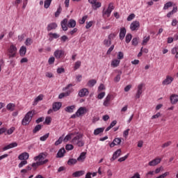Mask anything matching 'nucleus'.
Returning <instances> with one entry per match:
<instances>
[{"instance_id":"nucleus-1","label":"nucleus","mask_w":178,"mask_h":178,"mask_svg":"<svg viewBox=\"0 0 178 178\" xmlns=\"http://www.w3.org/2000/svg\"><path fill=\"white\" fill-rule=\"evenodd\" d=\"M35 115V111L32 110L29 111L22 120V126H27V124H30V122H31L33 116H34Z\"/></svg>"},{"instance_id":"nucleus-2","label":"nucleus","mask_w":178,"mask_h":178,"mask_svg":"<svg viewBox=\"0 0 178 178\" xmlns=\"http://www.w3.org/2000/svg\"><path fill=\"white\" fill-rule=\"evenodd\" d=\"M71 143L74 145H76V147H83L85 143L84 140H83V135H76L72 138Z\"/></svg>"},{"instance_id":"nucleus-3","label":"nucleus","mask_w":178,"mask_h":178,"mask_svg":"<svg viewBox=\"0 0 178 178\" xmlns=\"http://www.w3.org/2000/svg\"><path fill=\"white\" fill-rule=\"evenodd\" d=\"M47 158V153H40L38 156L34 157V161L38 162H43L42 165H47L49 162V160L45 159Z\"/></svg>"},{"instance_id":"nucleus-4","label":"nucleus","mask_w":178,"mask_h":178,"mask_svg":"<svg viewBox=\"0 0 178 178\" xmlns=\"http://www.w3.org/2000/svg\"><path fill=\"white\" fill-rule=\"evenodd\" d=\"M16 54H17V48L14 44H11L7 50V55L9 59L16 57Z\"/></svg>"},{"instance_id":"nucleus-5","label":"nucleus","mask_w":178,"mask_h":178,"mask_svg":"<svg viewBox=\"0 0 178 178\" xmlns=\"http://www.w3.org/2000/svg\"><path fill=\"white\" fill-rule=\"evenodd\" d=\"M143 87H144L143 83H140L138 86V89H137L136 93L135 95L136 99H140V97H141V94H143Z\"/></svg>"},{"instance_id":"nucleus-6","label":"nucleus","mask_w":178,"mask_h":178,"mask_svg":"<svg viewBox=\"0 0 178 178\" xmlns=\"http://www.w3.org/2000/svg\"><path fill=\"white\" fill-rule=\"evenodd\" d=\"M54 55L56 59L65 58V51L57 49L54 51Z\"/></svg>"},{"instance_id":"nucleus-7","label":"nucleus","mask_w":178,"mask_h":178,"mask_svg":"<svg viewBox=\"0 0 178 178\" xmlns=\"http://www.w3.org/2000/svg\"><path fill=\"white\" fill-rule=\"evenodd\" d=\"M175 80V79L169 75L166 76L165 80L163 81L162 85L163 86H169V84H172V82Z\"/></svg>"},{"instance_id":"nucleus-8","label":"nucleus","mask_w":178,"mask_h":178,"mask_svg":"<svg viewBox=\"0 0 178 178\" xmlns=\"http://www.w3.org/2000/svg\"><path fill=\"white\" fill-rule=\"evenodd\" d=\"M139 27L140 22L138 21H134L130 25V29L131 31H136V30H138Z\"/></svg>"},{"instance_id":"nucleus-9","label":"nucleus","mask_w":178,"mask_h":178,"mask_svg":"<svg viewBox=\"0 0 178 178\" xmlns=\"http://www.w3.org/2000/svg\"><path fill=\"white\" fill-rule=\"evenodd\" d=\"M86 113H87V108L86 107H80L76 111L77 118H80V116H83Z\"/></svg>"},{"instance_id":"nucleus-10","label":"nucleus","mask_w":178,"mask_h":178,"mask_svg":"<svg viewBox=\"0 0 178 178\" xmlns=\"http://www.w3.org/2000/svg\"><path fill=\"white\" fill-rule=\"evenodd\" d=\"M120 155H122V149H118L117 151H115L113 153V156L111 159V162H113V161H115V159H118V158H119Z\"/></svg>"},{"instance_id":"nucleus-11","label":"nucleus","mask_w":178,"mask_h":178,"mask_svg":"<svg viewBox=\"0 0 178 178\" xmlns=\"http://www.w3.org/2000/svg\"><path fill=\"white\" fill-rule=\"evenodd\" d=\"M88 94H90V92H88V89L82 88L79 90L78 95L79 97H87Z\"/></svg>"},{"instance_id":"nucleus-12","label":"nucleus","mask_w":178,"mask_h":178,"mask_svg":"<svg viewBox=\"0 0 178 178\" xmlns=\"http://www.w3.org/2000/svg\"><path fill=\"white\" fill-rule=\"evenodd\" d=\"M162 158H156L152 161L149 162V166H156V165L161 163Z\"/></svg>"},{"instance_id":"nucleus-13","label":"nucleus","mask_w":178,"mask_h":178,"mask_svg":"<svg viewBox=\"0 0 178 178\" xmlns=\"http://www.w3.org/2000/svg\"><path fill=\"white\" fill-rule=\"evenodd\" d=\"M29 156L30 155L29 154V153L23 152L19 155L18 159H19V161H26L27 159H29Z\"/></svg>"},{"instance_id":"nucleus-14","label":"nucleus","mask_w":178,"mask_h":178,"mask_svg":"<svg viewBox=\"0 0 178 178\" xmlns=\"http://www.w3.org/2000/svg\"><path fill=\"white\" fill-rule=\"evenodd\" d=\"M16 147H17V143L14 142L3 147V151H7V149H10V148H15Z\"/></svg>"},{"instance_id":"nucleus-15","label":"nucleus","mask_w":178,"mask_h":178,"mask_svg":"<svg viewBox=\"0 0 178 178\" xmlns=\"http://www.w3.org/2000/svg\"><path fill=\"white\" fill-rule=\"evenodd\" d=\"M62 29L63 31H67V19L65 18L60 22Z\"/></svg>"},{"instance_id":"nucleus-16","label":"nucleus","mask_w":178,"mask_h":178,"mask_svg":"<svg viewBox=\"0 0 178 178\" xmlns=\"http://www.w3.org/2000/svg\"><path fill=\"white\" fill-rule=\"evenodd\" d=\"M170 99L171 104L175 105V104H177V102H178V95L172 94V95H171Z\"/></svg>"},{"instance_id":"nucleus-17","label":"nucleus","mask_w":178,"mask_h":178,"mask_svg":"<svg viewBox=\"0 0 178 178\" xmlns=\"http://www.w3.org/2000/svg\"><path fill=\"white\" fill-rule=\"evenodd\" d=\"M61 107L62 103L60 102H55L53 104V111H54V112H58Z\"/></svg>"},{"instance_id":"nucleus-18","label":"nucleus","mask_w":178,"mask_h":178,"mask_svg":"<svg viewBox=\"0 0 178 178\" xmlns=\"http://www.w3.org/2000/svg\"><path fill=\"white\" fill-rule=\"evenodd\" d=\"M65 154H66V150L65 149V148H61L58 150L56 157L63 158V156H65Z\"/></svg>"},{"instance_id":"nucleus-19","label":"nucleus","mask_w":178,"mask_h":178,"mask_svg":"<svg viewBox=\"0 0 178 178\" xmlns=\"http://www.w3.org/2000/svg\"><path fill=\"white\" fill-rule=\"evenodd\" d=\"M67 27H69V29H74V27H76V21L72 19L67 21Z\"/></svg>"},{"instance_id":"nucleus-20","label":"nucleus","mask_w":178,"mask_h":178,"mask_svg":"<svg viewBox=\"0 0 178 178\" xmlns=\"http://www.w3.org/2000/svg\"><path fill=\"white\" fill-rule=\"evenodd\" d=\"M58 27V24L55 22H52L47 25V31H51V30H55Z\"/></svg>"},{"instance_id":"nucleus-21","label":"nucleus","mask_w":178,"mask_h":178,"mask_svg":"<svg viewBox=\"0 0 178 178\" xmlns=\"http://www.w3.org/2000/svg\"><path fill=\"white\" fill-rule=\"evenodd\" d=\"M86 172L84 170H79V171H76L75 172L72 173V176L74 177H80L81 176H83Z\"/></svg>"},{"instance_id":"nucleus-22","label":"nucleus","mask_w":178,"mask_h":178,"mask_svg":"<svg viewBox=\"0 0 178 178\" xmlns=\"http://www.w3.org/2000/svg\"><path fill=\"white\" fill-rule=\"evenodd\" d=\"M111 98H112V95H108L104 102L103 105L104 106H109V102H111Z\"/></svg>"},{"instance_id":"nucleus-23","label":"nucleus","mask_w":178,"mask_h":178,"mask_svg":"<svg viewBox=\"0 0 178 178\" xmlns=\"http://www.w3.org/2000/svg\"><path fill=\"white\" fill-rule=\"evenodd\" d=\"M177 13V6L173 7L172 10L170 11L168 14H167V17H168V19H170V17H172V15H175V13Z\"/></svg>"},{"instance_id":"nucleus-24","label":"nucleus","mask_w":178,"mask_h":178,"mask_svg":"<svg viewBox=\"0 0 178 178\" xmlns=\"http://www.w3.org/2000/svg\"><path fill=\"white\" fill-rule=\"evenodd\" d=\"M86 152L81 153L80 156L77 158L76 161H79V162H84V159H86Z\"/></svg>"},{"instance_id":"nucleus-25","label":"nucleus","mask_w":178,"mask_h":178,"mask_svg":"<svg viewBox=\"0 0 178 178\" xmlns=\"http://www.w3.org/2000/svg\"><path fill=\"white\" fill-rule=\"evenodd\" d=\"M126 36V28H121L120 31V39L123 40Z\"/></svg>"},{"instance_id":"nucleus-26","label":"nucleus","mask_w":178,"mask_h":178,"mask_svg":"<svg viewBox=\"0 0 178 178\" xmlns=\"http://www.w3.org/2000/svg\"><path fill=\"white\" fill-rule=\"evenodd\" d=\"M16 105L13 103H10L6 106V109L8 111H10L11 112H13V111H15V108Z\"/></svg>"},{"instance_id":"nucleus-27","label":"nucleus","mask_w":178,"mask_h":178,"mask_svg":"<svg viewBox=\"0 0 178 178\" xmlns=\"http://www.w3.org/2000/svg\"><path fill=\"white\" fill-rule=\"evenodd\" d=\"M119 65H120V60L119 59H114L111 62V66H113V67H118Z\"/></svg>"},{"instance_id":"nucleus-28","label":"nucleus","mask_w":178,"mask_h":178,"mask_svg":"<svg viewBox=\"0 0 178 178\" xmlns=\"http://www.w3.org/2000/svg\"><path fill=\"white\" fill-rule=\"evenodd\" d=\"M26 52H27V48H26V47L24 46H22L19 49L20 56H24Z\"/></svg>"},{"instance_id":"nucleus-29","label":"nucleus","mask_w":178,"mask_h":178,"mask_svg":"<svg viewBox=\"0 0 178 178\" xmlns=\"http://www.w3.org/2000/svg\"><path fill=\"white\" fill-rule=\"evenodd\" d=\"M104 130H105V128H97L95 129L93 134L95 136H98V134H101V133H104Z\"/></svg>"},{"instance_id":"nucleus-30","label":"nucleus","mask_w":178,"mask_h":178,"mask_svg":"<svg viewBox=\"0 0 178 178\" xmlns=\"http://www.w3.org/2000/svg\"><path fill=\"white\" fill-rule=\"evenodd\" d=\"M173 6V2L168 1L163 6V10H168L169 8H172Z\"/></svg>"},{"instance_id":"nucleus-31","label":"nucleus","mask_w":178,"mask_h":178,"mask_svg":"<svg viewBox=\"0 0 178 178\" xmlns=\"http://www.w3.org/2000/svg\"><path fill=\"white\" fill-rule=\"evenodd\" d=\"M72 92V91L70 90H68L67 92H63V93H60L58 96V98L59 99H62V98H64V97H67L69 95H70V93Z\"/></svg>"},{"instance_id":"nucleus-32","label":"nucleus","mask_w":178,"mask_h":178,"mask_svg":"<svg viewBox=\"0 0 178 178\" xmlns=\"http://www.w3.org/2000/svg\"><path fill=\"white\" fill-rule=\"evenodd\" d=\"M118 75L114 78V81L115 83H119L120 81V76H122V70L118 71Z\"/></svg>"},{"instance_id":"nucleus-33","label":"nucleus","mask_w":178,"mask_h":178,"mask_svg":"<svg viewBox=\"0 0 178 178\" xmlns=\"http://www.w3.org/2000/svg\"><path fill=\"white\" fill-rule=\"evenodd\" d=\"M44 98V95H40L38 97H37L34 100V105H37L40 101H42V99Z\"/></svg>"},{"instance_id":"nucleus-34","label":"nucleus","mask_w":178,"mask_h":178,"mask_svg":"<svg viewBox=\"0 0 178 178\" xmlns=\"http://www.w3.org/2000/svg\"><path fill=\"white\" fill-rule=\"evenodd\" d=\"M76 163H77V159H70L67 161V165H69V166H72V165H76Z\"/></svg>"},{"instance_id":"nucleus-35","label":"nucleus","mask_w":178,"mask_h":178,"mask_svg":"<svg viewBox=\"0 0 178 178\" xmlns=\"http://www.w3.org/2000/svg\"><path fill=\"white\" fill-rule=\"evenodd\" d=\"M74 106H69L65 108V112H68L69 113H73V111L74 110Z\"/></svg>"},{"instance_id":"nucleus-36","label":"nucleus","mask_w":178,"mask_h":178,"mask_svg":"<svg viewBox=\"0 0 178 178\" xmlns=\"http://www.w3.org/2000/svg\"><path fill=\"white\" fill-rule=\"evenodd\" d=\"M149 40H151V36H145L142 42V45H147V43L148 42V41H149Z\"/></svg>"},{"instance_id":"nucleus-37","label":"nucleus","mask_w":178,"mask_h":178,"mask_svg":"<svg viewBox=\"0 0 178 178\" xmlns=\"http://www.w3.org/2000/svg\"><path fill=\"white\" fill-rule=\"evenodd\" d=\"M97 84V80L92 79L88 81V87H94Z\"/></svg>"},{"instance_id":"nucleus-38","label":"nucleus","mask_w":178,"mask_h":178,"mask_svg":"<svg viewBox=\"0 0 178 178\" xmlns=\"http://www.w3.org/2000/svg\"><path fill=\"white\" fill-rule=\"evenodd\" d=\"M104 45H105V47H111V45L112 44V41L109 40V39H105L103 42Z\"/></svg>"},{"instance_id":"nucleus-39","label":"nucleus","mask_w":178,"mask_h":178,"mask_svg":"<svg viewBox=\"0 0 178 178\" xmlns=\"http://www.w3.org/2000/svg\"><path fill=\"white\" fill-rule=\"evenodd\" d=\"M51 2H52V0H45L44 1V6L45 9H48V8H49V6H51Z\"/></svg>"},{"instance_id":"nucleus-40","label":"nucleus","mask_w":178,"mask_h":178,"mask_svg":"<svg viewBox=\"0 0 178 178\" xmlns=\"http://www.w3.org/2000/svg\"><path fill=\"white\" fill-rule=\"evenodd\" d=\"M42 163H44V162L37 161L36 163H32V168H35V169H37V168H38V166H42Z\"/></svg>"},{"instance_id":"nucleus-41","label":"nucleus","mask_w":178,"mask_h":178,"mask_svg":"<svg viewBox=\"0 0 178 178\" xmlns=\"http://www.w3.org/2000/svg\"><path fill=\"white\" fill-rule=\"evenodd\" d=\"M41 129H42V126L41 124H38L35 127L33 131L34 134H35V133L40 131V130H41Z\"/></svg>"},{"instance_id":"nucleus-42","label":"nucleus","mask_w":178,"mask_h":178,"mask_svg":"<svg viewBox=\"0 0 178 178\" xmlns=\"http://www.w3.org/2000/svg\"><path fill=\"white\" fill-rule=\"evenodd\" d=\"M73 136V134H69L67 135L65 138L63 139L64 143H67V141L72 140V136Z\"/></svg>"},{"instance_id":"nucleus-43","label":"nucleus","mask_w":178,"mask_h":178,"mask_svg":"<svg viewBox=\"0 0 178 178\" xmlns=\"http://www.w3.org/2000/svg\"><path fill=\"white\" fill-rule=\"evenodd\" d=\"M139 38H133L132 41H131V44L132 45H134L135 47H136V45H138V41H139Z\"/></svg>"},{"instance_id":"nucleus-44","label":"nucleus","mask_w":178,"mask_h":178,"mask_svg":"<svg viewBox=\"0 0 178 178\" xmlns=\"http://www.w3.org/2000/svg\"><path fill=\"white\" fill-rule=\"evenodd\" d=\"M132 35L131 34L129 33L126 35V38H125V41L127 42V44H129V42H130L131 41V38H132Z\"/></svg>"},{"instance_id":"nucleus-45","label":"nucleus","mask_w":178,"mask_h":178,"mask_svg":"<svg viewBox=\"0 0 178 178\" xmlns=\"http://www.w3.org/2000/svg\"><path fill=\"white\" fill-rule=\"evenodd\" d=\"M80 66H81V61H76L75 63V65H74V70H77V69H79L80 68Z\"/></svg>"},{"instance_id":"nucleus-46","label":"nucleus","mask_w":178,"mask_h":178,"mask_svg":"<svg viewBox=\"0 0 178 178\" xmlns=\"http://www.w3.org/2000/svg\"><path fill=\"white\" fill-rule=\"evenodd\" d=\"M31 44H33V39L30 38H26L25 41V45L29 47V45H31Z\"/></svg>"},{"instance_id":"nucleus-47","label":"nucleus","mask_w":178,"mask_h":178,"mask_svg":"<svg viewBox=\"0 0 178 178\" xmlns=\"http://www.w3.org/2000/svg\"><path fill=\"white\" fill-rule=\"evenodd\" d=\"M62 13V8L59 6L55 13V17H59V15Z\"/></svg>"},{"instance_id":"nucleus-48","label":"nucleus","mask_w":178,"mask_h":178,"mask_svg":"<svg viewBox=\"0 0 178 178\" xmlns=\"http://www.w3.org/2000/svg\"><path fill=\"white\" fill-rule=\"evenodd\" d=\"M111 13L108 10H103V17H109L111 16Z\"/></svg>"},{"instance_id":"nucleus-49","label":"nucleus","mask_w":178,"mask_h":178,"mask_svg":"<svg viewBox=\"0 0 178 178\" xmlns=\"http://www.w3.org/2000/svg\"><path fill=\"white\" fill-rule=\"evenodd\" d=\"M88 16L85 15L82 17L81 19H79V24H84L86 23V20H87Z\"/></svg>"},{"instance_id":"nucleus-50","label":"nucleus","mask_w":178,"mask_h":178,"mask_svg":"<svg viewBox=\"0 0 178 178\" xmlns=\"http://www.w3.org/2000/svg\"><path fill=\"white\" fill-rule=\"evenodd\" d=\"M49 137V133L46 134L40 138V141H47V139Z\"/></svg>"},{"instance_id":"nucleus-51","label":"nucleus","mask_w":178,"mask_h":178,"mask_svg":"<svg viewBox=\"0 0 178 178\" xmlns=\"http://www.w3.org/2000/svg\"><path fill=\"white\" fill-rule=\"evenodd\" d=\"M114 143L117 145H120V143H122V139L120 138H115L113 140Z\"/></svg>"},{"instance_id":"nucleus-52","label":"nucleus","mask_w":178,"mask_h":178,"mask_svg":"<svg viewBox=\"0 0 178 178\" xmlns=\"http://www.w3.org/2000/svg\"><path fill=\"white\" fill-rule=\"evenodd\" d=\"M102 4L101 2H95L92 6L93 9H98V8H101Z\"/></svg>"},{"instance_id":"nucleus-53","label":"nucleus","mask_w":178,"mask_h":178,"mask_svg":"<svg viewBox=\"0 0 178 178\" xmlns=\"http://www.w3.org/2000/svg\"><path fill=\"white\" fill-rule=\"evenodd\" d=\"M170 145H172V141H170V140L165 143L164 144H163L161 145V147L162 148H166V147H169Z\"/></svg>"},{"instance_id":"nucleus-54","label":"nucleus","mask_w":178,"mask_h":178,"mask_svg":"<svg viewBox=\"0 0 178 178\" xmlns=\"http://www.w3.org/2000/svg\"><path fill=\"white\" fill-rule=\"evenodd\" d=\"M117 58L118 60H121V59H123V58H124V54H123V52L119 51Z\"/></svg>"},{"instance_id":"nucleus-55","label":"nucleus","mask_w":178,"mask_h":178,"mask_svg":"<svg viewBox=\"0 0 178 178\" xmlns=\"http://www.w3.org/2000/svg\"><path fill=\"white\" fill-rule=\"evenodd\" d=\"M63 141V136H60L58 140L55 142V145H59L60 144H62V142Z\"/></svg>"},{"instance_id":"nucleus-56","label":"nucleus","mask_w":178,"mask_h":178,"mask_svg":"<svg viewBox=\"0 0 178 178\" xmlns=\"http://www.w3.org/2000/svg\"><path fill=\"white\" fill-rule=\"evenodd\" d=\"M73 148H74L73 145L67 144L65 146V149H67V151H72V149H73Z\"/></svg>"},{"instance_id":"nucleus-57","label":"nucleus","mask_w":178,"mask_h":178,"mask_svg":"<svg viewBox=\"0 0 178 178\" xmlns=\"http://www.w3.org/2000/svg\"><path fill=\"white\" fill-rule=\"evenodd\" d=\"M15 129L14 127H12L11 128H10L9 129H8L7 131V134L8 136H10V134H12L13 133V131H15Z\"/></svg>"},{"instance_id":"nucleus-58","label":"nucleus","mask_w":178,"mask_h":178,"mask_svg":"<svg viewBox=\"0 0 178 178\" xmlns=\"http://www.w3.org/2000/svg\"><path fill=\"white\" fill-rule=\"evenodd\" d=\"M127 158H129V154H127V155H125V156H123V157L120 158V159H118V162H124V161H125L126 159H127Z\"/></svg>"},{"instance_id":"nucleus-59","label":"nucleus","mask_w":178,"mask_h":178,"mask_svg":"<svg viewBox=\"0 0 178 178\" xmlns=\"http://www.w3.org/2000/svg\"><path fill=\"white\" fill-rule=\"evenodd\" d=\"M113 9H115V7L113 6V4L112 3H109L108 7L107 8V10L112 13V10H113Z\"/></svg>"},{"instance_id":"nucleus-60","label":"nucleus","mask_w":178,"mask_h":178,"mask_svg":"<svg viewBox=\"0 0 178 178\" xmlns=\"http://www.w3.org/2000/svg\"><path fill=\"white\" fill-rule=\"evenodd\" d=\"M25 165H27V161L26 160H24L20 162V163L18 165L19 168H23Z\"/></svg>"},{"instance_id":"nucleus-61","label":"nucleus","mask_w":178,"mask_h":178,"mask_svg":"<svg viewBox=\"0 0 178 178\" xmlns=\"http://www.w3.org/2000/svg\"><path fill=\"white\" fill-rule=\"evenodd\" d=\"M49 35H50V37H51L52 38H59L60 35L58 34V33H50L49 34Z\"/></svg>"},{"instance_id":"nucleus-62","label":"nucleus","mask_w":178,"mask_h":178,"mask_svg":"<svg viewBox=\"0 0 178 178\" xmlns=\"http://www.w3.org/2000/svg\"><path fill=\"white\" fill-rule=\"evenodd\" d=\"M134 17H136V15L134 14H131L128 16L127 17V21L128 22H131V20H133V19H134Z\"/></svg>"},{"instance_id":"nucleus-63","label":"nucleus","mask_w":178,"mask_h":178,"mask_svg":"<svg viewBox=\"0 0 178 178\" xmlns=\"http://www.w3.org/2000/svg\"><path fill=\"white\" fill-rule=\"evenodd\" d=\"M57 73H58V74H62V73H65V68H63V67L58 68V69H57Z\"/></svg>"},{"instance_id":"nucleus-64","label":"nucleus","mask_w":178,"mask_h":178,"mask_svg":"<svg viewBox=\"0 0 178 178\" xmlns=\"http://www.w3.org/2000/svg\"><path fill=\"white\" fill-rule=\"evenodd\" d=\"M166 176H169V172H166L164 174L159 175L156 178H165V177H166Z\"/></svg>"}]
</instances>
